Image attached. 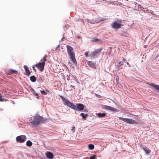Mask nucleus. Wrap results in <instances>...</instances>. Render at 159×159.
<instances>
[{"label": "nucleus", "instance_id": "f257e3e1", "mask_svg": "<svg viewBox=\"0 0 159 159\" xmlns=\"http://www.w3.org/2000/svg\"><path fill=\"white\" fill-rule=\"evenodd\" d=\"M59 96L63 102L64 105H66L74 110H77L79 111H81L84 109V106L83 104L77 103L76 105H75L73 103L70 102L65 98L63 96L61 95H59Z\"/></svg>", "mask_w": 159, "mask_h": 159}, {"label": "nucleus", "instance_id": "f03ea898", "mask_svg": "<svg viewBox=\"0 0 159 159\" xmlns=\"http://www.w3.org/2000/svg\"><path fill=\"white\" fill-rule=\"evenodd\" d=\"M67 52L69 56V58L75 64H77V62L75 58V52L73 48L70 45H66Z\"/></svg>", "mask_w": 159, "mask_h": 159}, {"label": "nucleus", "instance_id": "7ed1b4c3", "mask_svg": "<svg viewBox=\"0 0 159 159\" xmlns=\"http://www.w3.org/2000/svg\"><path fill=\"white\" fill-rule=\"evenodd\" d=\"M46 120V119H44L42 116L36 115L34 116L33 120L31 121V123L33 125L36 126L39 125L40 122H44Z\"/></svg>", "mask_w": 159, "mask_h": 159}, {"label": "nucleus", "instance_id": "20e7f679", "mask_svg": "<svg viewBox=\"0 0 159 159\" xmlns=\"http://www.w3.org/2000/svg\"><path fill=\"white\" fill-rule=\"evenodd\" d=\"M47 57V56L44 57L43 58V59H42L40 61V62H39L38 64L35 65L36 67L41 72L43 71L44 68V67L45 61H46V57Z\"/></svg>", "mask_w": 159, "mask_h": 159}, {"label": "nucleus", "instance_id": "39448f33", "mask_svg": "<svg viewBox=\"0 0 159 159\" xmlns=\"http://www.w3.org/2000/svg\"><path fill=\"white\" fill-rule=\"evenodd\" d=\"M122 21L121 20H117L113 22V23L111 24V26L112 28L114 29H119L121 28L123 26L122 24Z\"/></svg>", "mask_w": 159, "mask_h": 159}, {"label": "nucleus", "instance_id": "423d86ee", "mask_svg": "<svg viewBox=\"0 0 159 159\" xmlns=\"http://www.w3.org/2000/svg\"><path fill=\"white\" fill-rule=\"evenodd\" d=\"M102 48H101L98 49H96L93 52H90L89 56L92 58H94L95 56L97 54L99 53L102 50Z\"/></svg>", "mask_w": 159, "mask_h": 159}, {"label": "nucleus", "instance_id": "0eeeda50", "mask_svg": "<svg viewBox=\"0 0 159 159\" xmlns=\"http://www.w3.org/2000/svg\"><path fill=\"white\" fill-rule=\"evenodd\" d=\"M26 139V137L24 135H21L17 137L16 140L17 142L23 143L25 142Z\"/></svg>", "mask_w": 159, "mask_h": 159}, {"label": "nucleus", "instance_id": "6e6552de", "mask_svg": "<svg viewBox=\"0 0 159 159\" xmlns=\"http://www.w3.org/2000/svg\"><path fill=\"white\" fill-rule=\"evenodd\" d=\"M125 122H126L127 123L131 124H137L138 123V122L136 121L135 120H133L131 119L126 118V120L125 121Z\"/></svg>", "mask_w": 159, "mask_h": 159}, {"label": "nucleus", "instance_id": "1a4fd4ad", "mask_svg": "<svg viewBox=\"0 0 159 159\" xmlns=\"http://www.w3.org/2000/svg\"><path fill=\"white\" fill-rule=\"evenodd\" d=\"M104 108L107 110H110V111H115L116 109V108L112 107L110 106L104 105Z\"/></svg>", "mask_w": 159, "mask_h": 159}, {"label": "nucleus", "instance_id": "9d476101", "mask_svg": "<svg viewBox=\"0 0 159 159\" xmlns=\"http://www.w3.org/2000/svg\"><path fill=\"white\" fill-rule=\"evenodd\" d=\"M46 155L47 157L49 159H52L53 157V154L50 152H46Z\"/></svg>", "mask_w": 159, "mask_h": 159}, {"label": "nucleus", "instance_id": "9b49d317", "mask_svg": "<svg viewBox=\"0 0 159 159\" xmlns=\"http://www.w3.org/2000/svg\"><path fill=\"white\" fill-rule=\"evenodd\" d=\"M148 85L153 87L156 90L159 91V85L155 84L153 83H148Z\"/></svg>", "mask_w": 159, "mask_h": 159}, {"label": "nucleus", "instance_id": "f8f14e48", "mask_svg": "<svg viewBox=\"0 0 159 159\" xmlns=\"http://www.w3.org/2000/svg\"><path fill=\"white\" fill-rule=\"evenodd\" d=\"M104 19L103 18H98L94 21L92 20L91 22V23L94 24L95 23H98L101 21L104 20Z\"/></svg>", "mask_w": 159, "mask_h": 159}, {"label": "nucleus", "instance_id": "ddd939ff", "mask_svg": "<svg viewBox=\"0 0 159 159\" xmlns=\"http://www.w3.org/2000/svg\"><path fill=\"white\" fill-rule=\"evenodd\" d=\"M24 68L26 72V75L28 76H30L31 73L28 67L26 66H24Z\"/></svg>", "mask_w": 159, "mask_h": 159}, {"label": "nucleus", "instance_id": "4468645a", "mask_svg": "<svg viewBox=\"0 0 159 159\" xmlns=\"http://www.w3.org/2000/svg\"><path fill=\"white\" fill-rule=\"evenodd\" d=\"M87 64L93 68H95V64L92 61H88L87 62Z\"/></svg>", "mask_w": 159, "mask_h": 159}, {"label": "nucleus", "instance_id": "2eb2a0df", "mask_svg": "<svg viewBox=\"0 0 159 159\" xmlns=\"http://www.w3.org/2000/svg\"><path fill=\"white\" fill-rule=\"evenodd\" d=\"M92 42H98L99 43H102V40L98 38L94 39L92 40Z\"/></svg>", "mask_w": 159, "mask_h": 159}, {"label": "nucleus", "instance_id": "dca6fc26", "mask_svg": "<svg viewBox=\"0 0 159 159\" xmlns=\"http://www.w3.org/2000/svg\"><path fill=\"white\" fill-rule=\"evenodd\" d=\"M143 149L145 151L146 153H147V154L150 153L151 152V150L149 149V148L146 147H143Z\"/></svg>", "mask_w": 159, "mask_h": 159}, {"label": "nucleus", "instance_id": "f3484780", "mask_svg": "<svg viewBox=\"0 0 159 159\" xmlns=\"http://www.w3.org/2000/svg\"><path fill=\"white\" fill-rule=\"evenodd\" d=\"M17 73V72L14 70L11 69L7 71V73L9 75H11L13 74H16Z\"/></svg>", "mask_w": 159, "mask_h": 159}, {"label": "nucleus", "instance_id": "a211bd4d", "mask_svg": "<svg viewBox=\"0 0 159 159\" xmlns=\"http://www.w3.org/2000/svg\"><path fill=\"white\" fill-rule=\"evenodd\" d=\"M97 115L98 116L99 118H102V117H105V116L106 115V114L104 113H98Z\"/></svg>", "mask_w": 159, "mask_h": 159}, {"label": "nucleus", "instance_id": "6ab92c4d", "mask_svg": "<svg viewBox=\"0 0 159 159\" xmlns=\"http://www.w3.org/2000/svg\"><path fill=\"white\" fill-rule=\"evenodd\" d=\"M33 143L30 140H28L27 141L26 143V145L28 147H30L31 146Z\"/></svg>", "mask_w": 159, "mask_h": 159}, {"label": "nucleus", "instance_id": "aec40b11", "mask_svg": "<svg viewBox=\"0 0 159 159\" xmlns=\"http://www.w3.org/2000/svg\"><path fill=\"white\" fill-rule=\"evenodd\" d=\"M30 80L32 82H35L36 81V77L34 76H31L30 77Z\"/></svg>", "mask_w": 159, "mask_h": 159}, {"label": "nucleus", "instance_id": "412c9836", "mask_svg": "<svg viewBox=\"0 0 159 159\" xmlns=\"http://www.w3.org/2000/svg\"><path fill=\"white\" fill-rule=\"evenodd\" d=\"M40 92L42 93V94H43L45 95H46L47 94V93L49 92V91L47 89H46L45 91L40 90Z\"/></svg>", "mask_w": 159, "mask_h": 159}, {"label": "nucleus", "instance_id": "4be33fe9", "mask_svg": "<svg viewBox=\"0 0 159 159\" xmlns=\"http://www.w3.org/2000/svg\"><path fill=\"white\" fill-rule=\"evenodd\" d=\"M125 59L123 58L122 59V61H120L119 62V64L120 66H122V65H123V63L125 62Z\"/></svg>", "mask_w": 159, "mask_h": 159}, {"label": "nucleus", "instance_id": "5701e85b", "mask_svg": "<svg viewBox=\"0 0 159 159\" xmlns=\"http://www.w3.org/2000/svg\"><path fill=\"white\" fill-rule=\"evenodd\" d=\"M32 90L33 91L32 93L33 94H34L36 96H37L36 98L38 99H39V96L38 94L35 92L33 89H32Z\"/></svg>", "mask_w": 159, "mask_h": 159}, {"label": "nucleus", "instance_id": "b1692460", "mask_svg": "<svg viewBox=\"0 0 159 159\" xmlns=\"http://www.w3.org/2000/svg\"><path fill=\"white\" fill-rule=\"evenodd\" d=\"M89 148L91 150H92L94 148V146L93 144H90L89 145Z\"/></svg>", "mask_w": 159, "mask_h": 159}, {"label": "nucleus", "instance_id": "393cba45", "mask_svg": "<svg viewBox=\"0 0 159 159\" xmlns=\"http://www.w3.org/2000/svg\"><path fill=\"white\" fill-rule=\"evenodd\" d=\"M80 115L82 116L83 118H86L88 116L87 115H85L84 113H81L80 114Z\"/></svg>", "mask_w": 159, "mask_h": 159}, {"label": "nucleus", "instance_id": "a878e982", "mask_svg": "<svg viewBox=\"0 0 159 159\" xmlns=\"http://www.w3.org/2000/svg\"><path fill=\"white\" fill-rule=\"evenodd\" d=\"M97 156L95 155H93L90 157V159H97Z\"/></svg>", "mask_w": 159, "mask_h": 159}, {"label": "nucleus", "instance_id": "bb28decb", "mask_svg": "<svg viewBox=\"0 0 159 159\" xmlns=\"http://www.w3.org/2000/svg\"><path fill=\"white\" fill-rule=\"evenodd\" d=\"M119 119L120 120H122L123 121L125 122V121L126 120V118L121 117H118Z\"/></svg>", "mask_w": 159, "mask_h": 159}, {"label": "nucleus", "instance_id": "cd10ccee", "mask_svg": "<svg viewBox=\"0 0 159 159\" xmlns=\"http://www.w3.org/2000/svg\"><path fill=\"white\" fill-rule=\"evenodd\" d=\"M95 94L98 98H101L102 96L101 95H100L99 94Z\"/></svg>", "mask_w": 159, "mask_h": 159}, {"label": "nucleus", "instance_id": "c85d7f7f", "mask_svg": "<svg viewBox=\"0 0 159 159\" xmlns=\"http://www.w3.org/2000/svg\"><path fill=\"white\" fill-rule=\"evenodd\" d=\"M85 55L86 57H88L89 56V53L88 52H85Z\"/></svg>", "mask_w": 159, "mask_h": 159}, {"label": "nucleus", "instance_id": "c756f323", "mask_svg": "<svg viewBox=\"0 0 159 159\" xmlns=\"http://www.w3.org/2000/svg\"><path fill=\"white\" fill-rule=\"evenodd\" d=\"M35 65H34L33 66V70H34L35 71H36V69H35Z\"/></svg>", "mask_w": 159, "mask_h": 159}, {"label": "nucleus", "instance_id": "7c9ffc66", "mask_svg": "<svg viewBox=\"0 0 159 159\" xmlns=\"http://www.w3.org/2000/svg\"><path fill=\"white\" fill-rule=\"evenodd\" d=\"M3 101V99L2 98V95L0 93V101Z\"/></svg>", "mask_w": 159, "mask_h": 159}, {"label": "nucleus", "instance_id": "2f4dec72", "mask_svg": "<svg viewBox=\"0 0 159 159\" xmlns=\"http://www.w3.org/2000/svg\"><path fill=\"white\" fill-rule=\"evenodd\" d=\"M71 130H72V131L73 132H75V127H72Z\"/></svg>", "mask_w": 159, "mask_h": 159}, {"label": "nucleus", "instance_id": "473e14b6", "mask_svg": "<svg viewBox=\"0 0 159 159\" xmlns=\"http://www.w3.org/2000/svg\"><path fill=\"white\" fill-rule=\"evenodd\" d=\"M126 64H127V66L129 67H130V65L129 64V63L128 62H126Z\"/></svg>", "mask_w": 159, "mask_h": 159}, {"label": "nucleus", "instance_id": "72a5a7b5", "mask_svg": "<svg viewBox=\"0 0 159 159\" xmlns=\"http://www.w3.org/2000/svg\"><path fill=\"white\" fill-rule=\"evenodd\" d=\"M71 86L73 88H75V86H72V85H71Z\"/></svg>", "mask_w": 159, "mask_h": 159}, {"label": "nucleus", "instance_id": "f704fd0d", "mask_svg": "<svg viewBox=\"0 0 159 159\" xmlns=\"http://www.w3.org/2000/svg\"><path fill=\"white\" fill-rule=\"evenodd\" d=\"M125 66H127V65H125Z\"/></svg>", "mask_w": 159, "mask_h": 159}]
</instances>
